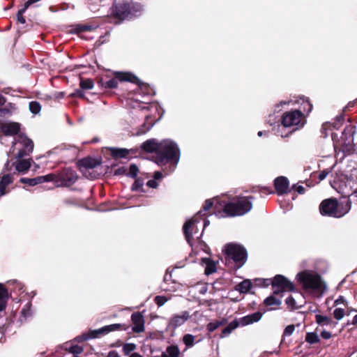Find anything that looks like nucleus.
<instances>
[{
    "instance_id": "9b49d317",
    "label": "nucleus",
    "mask_w": 357,
    "mask_h": 357,
    "mask_svg": "<svg viewBox=\"0 0 357 357\" xmlns=\"http://www.w3.org/2000/svg\"><path fill=\"white\" fill-rule=\"evenodd\" d=\"M77 179L76 172L70 168H66L58 173L56 186L69 187L74 184Z\"/></svg>"
},
{
    "instance_id": "b1692460",
    "label": "nucleus",
    "mask_w": 357,
    "mask_h": 357,
    "mask_svg": "<svg viewBox=\"0 0 357 357\" xmlns=\"http://www.w3.org/2000/svg\"><path fill=\"white\" fill-rule=\"evenodd\" d=\"M356 132V127L353 125H349L345 127L342 133V139L346 143H349V139L353 138L354 135Z\"/></svg>"
},
{
    "instance_id": "0e129e2a",
    "label": "nucleus",
    "mask_w": 357,
    "mask_h": 357,
    "mask_svg": "<svg viewBox=\"0 0 357 357\" xmlns=\"http://www.w3.org/2000/svg\"><path fill=\"white\" fill-rule=\"evenodd\" d=\"M147 186L151 188H156L158 187V183L155 179H151L147 181Z\"/></svg>"
},
{
    "instance_id": "39448f33",
    "label": "nucleus",
    "mask_w": 357,
    "mask_h": 357,
    "mask_svg": "<svg viewBox=\"0 0 357 357\" xmlns=\"http://www.w3.org/2000/svg\"><path fill=\"white\" fill-rule=\"evenodd\" d=\"M117 81L129 82L132 84H136L137 85V88L136 89L137 93H143L144 95V98H146V96L152 94V89L148 84L141 82L139 79L131 73L119 71L113 72V89L117 88Z\"/></svg>"
},
{
    "instance_id": "680f3d73",
    "label": "nucleus",
    "mask_w": 357,
    "mask_h": 357,
    "mask_svg": "<svg viewBox=\"0 0 357 357\" xmlns=\"http://www.w3.org/2000/svg\"><path fill=\"white\" fill-rule=\"evenodd\" d=\"M329 172H330V170H328L327 169L321 171L318 176V178L319 179V181H322V180L325 179L326 177L329 174Z\"/></svg>"
},
{
    "instance_id": "f8f14e48",
    "label": "nucleus",
    "mask_w": 357,
    "mask_h": 357,
    "mask_svg": "<svg viewBox=\"0 0 357 357\" xmlns=\"http://www.w3.org/2000/svg\"><path fill=\"white\" fill-rule=\"evenodd\" d=\"M100 164V162L93 158L88 157L83 158L79 161V166L81 172H83L84 176L90 179L96 178V175L90 172L95 167Z\"/></svg>"
},
{
    "instance_id": "473e14b6",
    "label": "nucleus",
    "mask_w": 357,
    "mask_h": 357,
    "mask_svg": "<svg viewBox=\"0 0 357 357\" xmlns=\"http://www.w3.org/2000/svg\"><path fill=\"white\" fill-rule=\"evenodd\" d=\"M45 177L37 176L33 178H21L20 181L22 183L28 184L30 186H35L38 184L44 183Z\"/></svg>"
},
{
    "instance_id": "aec40b11",
    "label": "nucleus",
    "mask_w": 357,
    "mask_h": 357,
    "mask_svg": "<svg viewBox=\"0 0 357 357\" xmlns=\"http://www.w3.org/2000/svg\"><path fill=\"white\" fill-rule=\"evenodd\" d=\"M197 222H198L197 219L192 218L191 220L186 221L183 226L185 238L189 244H190L192 239V232L191 229Z\"/></svg>"
},
{
    "instance_id": "6ab92c4d",
    "label": "nucleus",
    "mask_w": 357,
    "mask_h": 357,
    "mask_svg": "<svg viewBox=\"0 0 357 357\" xmlns=\"http://www.w3.org/2000/svg\"><path fill=\"white\" fill-rule=\"evenodd\" d=\"M262 316L263 312L258 311L241 317L238 321L240 325L245 326L259 321L261 319Z\"/></svg>"
},
{
    "instance_id": "72a5a7b5",
    "label": "nucleus",
    "mask_w": 357,
    "mask_h": 357,
    "mask_svg": "<svg viewBox=\"0 0 357 357\" xmlns=\"http://www.w3.org/2000/svg\"><path fill=\"white\" fill-rule=\"evenodd\" d=\"M5 102L6 99L0 95V117H5L11 114V111L7 106L3 107Z\"/></svg>"
},
{
    "instance_id": "a211bd4d",
    "label": "nucleus",
    "mask_w": 357,
    "mask_h": 357,
    "mask_svg": "<svg viewBox=\"0 0 357 357\" xmlns=\"http://www.w3.org/2000/svg\"><path fill=\"white\" fill-rule=\"evenodd\" d=\"M189 317L190 315L188 311H183L181 314H174L169 321L168 327L174 330L183 325Z\"/></svg>"
},
{
    "instance_id": "774afa93",
    "label": "nucleus",
    "mask_w": 357,
    "mask_h": 357,
    "mask_svg": "<svg viewBox=\"0 0 357 357\" xmlns=\"http://www.w3.org/2000/svg\"><path fill=\"white\" fill-rule=\"evenodd\" d=\"M162 177V172H159V171H157V172H154V174H153V179L155 180H158L160 178H161Z\"/></svg>"
},
{
    "instance_id": "e2e57ef3",
    "label": "nucleus",
    "mask_w": 357,
    "mask_h": 357,
    "mask_svg": "<svg viewBox=\"0 0 357 357\" xmlns=\"http://www.w3.org/2000/svg\"><path fill=\"white\" fill-rule=\"evenodd\" d=\"M336 119H337V123H335L333 124V127H334L335 128H336V129H338V128H339L338 124L341 125V124L342 123V122H343V121H344V116H342V115L338 116H337Z\"/></svg>"
},
{
    "instance_id": "f03ea898",
    "label": "nucleus",
    "mask_w": 357,
    "mask_h": 357,
    "mask_svg": "<svg viewBox=\"0 0 357 357\" xmlns=\"http://www.w3.org/2000/svg\"><path fill=\"white\" fill-rule=\"evenodd\" d=\"M143 11L142 5L136 1H125L118 3L115 5V9H113V20L115 24H120L125 20H132L134 17H139Z\"/></svg>"
},
{
    "instance_id": "69168bd1",
    "label": "nucleus",
    "mask_w": 357,
    "mask_h": 357,
    "mask_svg": "<svg viewBox=\"0 0 357 357\" xmlns=\"http://www.w3.org/2000/svg\"><path fill=\"white\" fill-rule=\"evenodd\" d=\"M321 337L324 340H328L331 337V333L326 331H323L321 333Z\"/></svg>"
},
{
    "instance_id": "5fc2aeb1",
    "label": "nucleus",
    "mask_w": 357,
    "mask_h": 357,
    "mask_svg": "<svg viewBox=\"0 0 357 357\" xmlns=\"http://www.w3.org/2000/svg\"><path fill=\"white\" fill-rule=\"evenodd\" d=\"M259 190H257L260 193H263L265 195L273 194L274 191L269 187H258Z\"/></svg>"
},
{
    "instance_id": "338daca9",
    "label": "nucleus",
    "mask_w": 357,
    "mask_h": 357,
    "mask_svg": "<svg viewBox=\"0 0 357 357\" xmlns=\"http://www.w3.org/2000/svg\"><path fill=\"white\" fill-rule=\"evenodd\" d=\"M346 302L344 298L342 296H340L337 299H336L334 302L335 305H337L341 303H344Z\"/></svg>"
},
{
    "instance_id": "c03bdc74",
    "label": "nucleus",
    "mask_w": 357,
    "mask_h": 357,
    "mask_svg": "<svg viewBox=\"0 0 357 357\" xmlns=\"http://www.w3.org/2000/svg\"><path fill=\"white\" fill-rule=\"evenodd\" d=\"M136 349V345L133 343L125 344L123 347V352L125 355H128L130 353Z\"/></svg>"
},
{
    "instance_id": "393cba45",
    "label": "nucleus",
    "mask_w": 357,
    "mask_h": 357,
    "mask_svg": "<svg viewBox=\"0 0 357 357\" xmlns=\"http://www.w3.org/2000/svg\"><path fill=\"white\" fill-rule=\"evenodd\" d=\"M240 325L238 319H235L230 322L225 328L222 329L220 334V338H224L228 336L231 333Z\"/></svg>"
},
{
    "instance_id": "20e7f679",
    "label": "nucleus",
    "mask_w": 357,
    "mask_h": 357,
    "mask_svg": "<svg viewBox=\"0 0 357 357\" xmlns=\"http://www.w3.org/2000/svg\"><path fill=\"white\" fill-rule=\"evenodd\" d=\"M351 208V201L347 200L345 206L340 208L338 200L335 197L324 199L319 204V213L323 216L340 218L347 213Z\"/></svg>"
},
{
    "instance_id": "4468645a",
    "label": "nucleus",
    "mask_w": 357,
    "mask_h": 357,
    "mask_svg": "<svg viewBox=\"0 0 357 357\" xmlns=\"http://www.w3.org/2000/svg\"><path fill=\"white\" fill-rule=\"evenodd\" d=\"M12 166H10V161L8 160L3 168L1 174H0V197L6 194V187L13 182L12 175L5 174L6 172H9Z\"/></svg>"
},
{
    "instance_id": "052dcab7",
    "label": "nucleus",
    "mask_w": 357,
    "mask_h": 357,
    "mask_svg": "<svg viewBox=\"0 0 357 357\" xmlns=\"http://www.w3.org/2000/svg\"><path fill=\"white\" fill-rule=\"evenodd\" d=\"M70 97L77 96L79 98H84V93L83 91L81 89H76L73 93L70 95Z\"/></svg>"
},
{
    "instance_id": "6e6552de",
    "label": "nucleus",
    "mask_w": 357,
    "mask_h": 357,
    "mask_svg": "<svg viewBox=\"0 0 357 357\" xmlns=\"http://www.w3.org/2000/svg\"><path fill=\"white\" fill-rule=\"evenodd\" d=\"M305 123V116L303 113L298 109L286 112L282 116V124L284 127L296 126L292 131L286 135L285 137H288L294 131L302 128Z\"/></svg>"
},
{
    "instance_id": "bf43d9fd",
    "label": "nucleus",
    "mask_w": 357,
    "mask_h": 357,
    "mask_svg": "<svg viewBox=\"0 0 357 357\" xmlns=\"http://www.w3.org/2000/svg\"><path fill=\"white\" fill-rule=\"evenodd\" d=\"M102 86L105 88L110 89L112 88V79H109L108 80H104V79L102 77L100 79Z\"/></svg>"
},
{
    "instance_id": "7ed1b4c3",
    "label": "nucleus",
    "mask_w": 357,
    "mask_h": 357,
    "mask_svg": "<svg viewBox=\"0 0 357 357\" xmlns=\"http://www.w3.org/2000/svg\"><path fill=\"white\" fill-rule=\"evenodd\" d=\"M254 199L253 196L235 197L224 205L223 212L228 217L243 215L252 209V200Z\"/></svg>"
},
{
    "instance_id": "f704fd0d",
    "label": "nucleus",
    "mask_w": 357,
    "mask_h": 357,
    "mask_svg": "<svg viewBox=\"0 0 357 357\" xmlns=\"http://www.w3.org/2000/svg\"><path fill=\"white\" fill-rule=\"evenodd\" d=\"M316 322L321 326H328L332 324L333 320L331 317L327 316H323L321 314L315 315Z\"/></svg>"
},
{
    "instance_id": "9d476101",
    "label": "nucleus",
    "mask_w": 357,
    "mask_h": 357,
    "mask_svg": "<svg viewBox=\"0 0 357 357\" xmlns=\"http://www.w3.org/2000/svg\"><path fill=\"white\" fill-rule=\"evenodd\" d=\"M274 294L278 295L284 291H294V284L282 275H276L271 280Z\"/></svg>"
},
{
    "instance_id": "2f4dec72",
    "label": "nucleus",
    "mask_w": 357,
    "mask_h": 357,
    "mask_svg": "<svg viewBox=\"0 0 357 357\" xmlns=\"http://www.w3.org/2000/svg\"><path fill=\"white\" fill-rule=\"evenodd\" d=\"M31 304L30 302L27 303L21 310V314L20 317V321L21 322L26 321L29 317H31L32 312L31 310Z\"/></svg>"
},
{
    "instance_id": "a19ab883",
    "label": "nucleus",
    "mask_w": 357,
    "mask_h": 357,
    "mask_svg": "<svg viewBox=\"0 0 357 357\" xmlns=\"http://www.w3.org/2000/svg\"><path fill=\"white\" fill-rule=\"evenodd\" d=\"M29 109L31 113L37 114L40 112L41 106L37 101H31L29 103Z\"/></svg>"
},
{
    "instance_id": "f3484780",
    "label": "nucleus",
    "mask_w": 357,
    "mask_h": 357,
    "mask_svg": "<svg viewBox=\"0 0 357 357\" xmlns=\"http://www.w3.org/2000/svg\"><path fill=\"white\" fill-rule=\"evenodd\" d=\"M131 321L133 324L132 331L135 333H140L144 331V317L139 312L132 314Z\"/></svg>"
},
{
    "instance_id": "de8ad7c7",
    "label": "nucleus",
    "mask_w": 357,
    "mask_h": 357,
    "mask_svg": "<svg viewBox=\"0 0 357 357\" xmlns=\"http://www.w3.org/2000/svg\"><path fill=\"white\" fill-rule=\"evenodd\" d=\"M345 311L342 308H336L333 311V316L337 320H340L344 317Z\"/></svg>"
},
{
    "instance_id": "cd10ccee",
    "label": "nucleus",
    "mask_w": 357,
    "mask_h": 357,
    "mask_svg": "<svg viewBox=\"0 0 357 357\" xmlns=\"http://www.w3.org/2000/svg\"><path fill=\"white\" fill-rule=\"evenodd\" d=\"M130 150L124 148H113V159L128 158Z\"/></svg>"
},
{
    "instance_id": "603ef678",
    "label": "nucleus",
    "mask_w": 357,
    "mask_h": 357,
    "mask_svg": "<svg viewBox=\"0 0 357 357\" xmlns=\"http://www.w3.org/2000/svg\"><path fill=\"white\" fill-rule=\"evenodd\" d=\"M295 330V326L293 324L288 325L284 330L283 336L291 335Z\"/></svg>"
},
{
    "instance_id": "c756f323",
    "label": "nucleus",
    "mask_w": 357,
    "mask_h": 357,
    "mask_svg": "<svg viewBox=\"0 0 357 357\" xmlns=\"http://www.w3.org/2000/svg\"><path fill=\"white\" fill-rule=\"evenodd\" d=\"M227 323V320L225 318L221 320H215L214 321L209 322L206 325V329L209 333H212L215 331L220 326H224Z\"/></svg>"
},
{
    "instance_id": "09e8293b",
    "label": "nucleus",
    "mask_w": 357,
    "mask_h": 357,
    "mask_svg": "<svg viewBox=\"0 0 357 357\" xmlns=\"http://www.w3.org/2000/svg\"><path fill=\"white\" fill-rule=\"evenodd\" d=\"M167 301V298L164 296H156L154 298V302L158 307H161Z\"/></svg>"
},
{
    "instance_id": "8fccbe9b",
    "label": "nucleus",
    "mask_w": 357,
    "mask_h": 357,
    "mask_svg": "<svg viewBox=\"0 0 357 357\" xmlns=\"http://www.w3.org/2000/svg\"><path fill=\"white\" fill-rule=\"evenodd\" d=\"M69 351L75 355L79 354L83 351V348L79 345H71Z\"/></svg>"
},
{
    "instance_id": "49530a36",
    "label": "nucleus",
    "mask_w": 357,
    "mask_h": 357,
    "mask_svg": "<svg viewBox=\"0 0 357 357\" xmlns=\"http://www.w3.org/2000/svg\"><path fill=\"white\" fill-rule=\"evenodd\" d=\"M272 279H256V285L259 287H268L271 284Z\"/></svg>"
},
{
    "instance_id": "0eeeda50",
    "label": "nucleus",
    "mask_w": 357,
    "mask_h": 357,
    "mask_svg": "<svg viewBox=\"0 0 357 357\" xmlns=\"http://www.w3.org/2000/svg\"><path fill=\"white\" fill-rule=\"evenodd\" d=\"M298 280L303 285L305 290L312 289L317 291H322L324 287V283L321 280V276L317 274H312L308 271H302L297 275Z\"/></svg>"
},
{
    "instance_id": "ddd939ff",
    "label": "nucleus",
    "mask_w": 357,
    "mask_h": 357,
    "mask_svg": "<svg viewBox=\"0 0 357 357\" xmlns=\"http://www.w3.org/2000/svg\"><path fill=\"white\" fill-rule=\"evenodd\" d=\"M112 331V325H107L98 329L90 330L86 333H83L81 335L75 337L77 342L88 340L89 339L98 338Z\"/></svg>"
},
{
    "instance_id": "4be33fe9",
    "label": "nucleus",
    "mask_w": 357,
    "mask_h": 357,
    "mask_svg": "<svg viewBox=\"0 0 357 357\" xmlns=\"http://www.w3.org/2000/svg\"><path fill=\"white\" fill-rule=\"evenodd\" d=\"M8 298L9 294L8 290L3 284L0 283V312L6 309Z\"/></svg>"
},
{
    "instance_id": "e433bc0d",
    "label": "nucleus",
    "mask_w": 357,
    "mask_h": 357,
    "mask_svg": "<svg viewBox=\"0 0 357 357\" xmlns=\"http://www.w3.org/2000/svg\"><path fill=\"white\" fill-rule=\"evenodd\" d=\"M305 341L312 344L319 342L320 339L316 333H307Z\"/></svg>"
},
{
    "instance_id": "f257e3e1",
    "label": "nucleus",
    "mask_w": 357,
    "mask_h": 357,
    "mask_svg": "<svg viewBox=\"0 0 357 357\" xmlns=\"http://www.w3.org/2000/svg\"><path fill=\"white\" fill-rule=\"evenodd\" d=\"M140 147L146 153H154V162L160 166L167 164L176 166L181 157L178 144L169 139L161 141L155 138L149 139L144 142Z\"/></svg>"
},
{
    "instance_id": "c85d7f7f",
    "label": "nucleus",
    "mask_w": 357,
    "mask_h": 357,
    "mask_svg": "<svg viewBox=\"0 0 357 357\" xmlns=\"http://www.w3.org/2000/svg\"><path fill=\"white\" fill-rule=\"evenodd\" d=\"M202 260L206 265L204 271L206 275H208L216 271V265L213 261L209 258H202Z\"/></svg>"
},
{
    "instance_id": "dca6fc26",
    "label": "nucleus",
    "mask_w": 357,
    "mask_h": 357,
    "mask_svg": "<svg viewBox=\"0 0 357 357\" xmlns=\"http://www.w3.org/2000/svg\"><path fill=\"white\" fill-rule=\"evenodd\" d=\"M20 130V124L16 122L6 121L0 123V130L5 136L17 135Z\"/></svg>"
},
{
    "instance_id": "1a4fd4ad",
    "label": "nucleus",
    "mask_w": 357,
    "mask_h": 357,
    "mask_svg": "<svg viewBox=\"0 0 357 357\" xmlns=\"http://www.w3.org/2000/svg\"><path fill=\"white\" fill-rule=\"evenodd\" d=\"M13 151H17L15 158L20 159L29 155L33 150V142L23 134L18 135L13 141Z\"/></svg>"
},
{
    "instance_id": "79ce46f5",
    "label": "nucleus",
    "mask_w": 357,
    "mask_h": 357,
    "mask_svg": "<svg viewBox=\"0 0 357 357\" xmlns=\"http://www.w3.org/2000/svg\"><path fill=\"white\" fill-rule=\"evenodd\" d=\"M213 206V201L211 199H206L202 206V210L197 213V215H202V211H208Z\"/></svg>"
},
{
    "instance_id": "2eb2a0df",
    "label": "nucleus",
    "mask_w": 357,
    "mask_h": 357,
    "mask_svg": "<svg viewBox=\"0 0 357 357\" xmlns=\"http://www.w3.org/2000/svg\"><path fill=\"white\" fill-rule=\"evenodd\" d=\"M274 188L278 195H286L291 192L289 181L287 177L280 176L275 178Z\"/></svg>"
},
{
    "instance_id": "4d7b16f0",
    "label": "nucleus",
    "mask_w": 357,
    "mask_h": 357,
    "mask_svg": "<svg viewBox=\"0 0 357 357\" xmlns=\"http://www.w3.org/2000/svg\"><path fill=\"white\" fill-rule=\"evenodd\" d=\"M330 127V124L328 123H324L321 128V132L323 137H326L328 136L327 130Z\"/></svg>"
},
{
    "instance_id": "6e6d98bb",
    "label": "nucleus",
    "mask_w": 357,
    "mask_h": 357,
    "mask_svg": "<svg viewBox=\"0 0 357 357\" xmlns=\"http://www.w3.org/2000/svg\"><path fill=\"white\" fill-rule=\"evenodd\" d=\"M114 175H126L128 176V168L121 167L116 169L114 172Z\"/></svg>"
},
{
    "instance_id": "58836bf2",
    "label": "nucleus",
    "mask_w": 357,
    "mask_h": 357,
    "mask_svg": "<svg viewBox=\"0 0 357 357\" xmlns=\"http://www.w3.org/2000/svg\"><path fill=\"white\" fill-rule=\"evenodd\" d=\"M139 172V169L137 165L131 164L128 169V176L130 178H136Z\"/></svg>"
},
{
    "instance_id": "c9c22d12",
    "label": "nucleus",
    "mask_w": 357,
    "mask_h": 357,
    "mask_svg": "<svg viewBox=\"0 0 357 357\" xmlns=\"http://www.w3.org/2000/svg\"><path fill=\"white\" fill-rule=\"evenodd\" d=\"M302 102L301 103V107L303 110V112H306L307 114L312 109V104L310 102L308 98H303Z\"/></svg>"
},
{
    "instance_id": "37998d69",
    "label": "nucleus",
    "mask_w": 357,
    "mask_h": 357,
    "mask_svg": "<svg viewBox=\"0 0 357 357\" xmlns=\"http://www.w3.org/2000/svg\"><path fill=\"white\" fill-rule=\"evenodd\" d=\"M144 185V181L142 178H137L132 185V190L139 191L142 189Z\"/></svg>"
},
{
    "instance_id": "412c9836",
    "label": "nucleus",
    "mask_w": 357,
    "mask_h": 357,
    "mask_svg": "<svg viewBox=\"0 0 357 357\" xmlns=\"http://www.w3.org/2000/svg\"><path fill=\"white\" fill-rule=\"evenodd\" d=\"M153 124L154 123L151 121V117L147 116L143 124L136 129L135 135L139 136L146 134L148 131H149L151 129Z\"/></svg>"
},
{
    "instance_id": "864d4df0",
    "label": "nucleus",
    "mask_w": 357,
    "mask_h": 357,
    "mask_svg": "<svg viewBox=\"0 0 357 357\" xmlns=\"http://www.w3.org/2000/svg\"><path fill=\"white\" fill-rule=\"evenodd\" d=\"M285 303L291 309H294L295 307L296 301L292 296L287 297L285 300Z\"/></svg>"
},
{
    "instance_id": "a878e982",
    "label": "nucleus",
    "mask_w": 357,
    "mask_h": 357,
    "mask_svg": "<svg viewBox=\"0 0 357 357\" xmlns=\"http://www.w3.org/2000/svg\"><path fill=\"white\" fill-rule=\"evenodd\" d=\"M281 303V301L273 296H270L264 301V304L266 306L270 307L269 310H274L277 309L276 307L280 306Z\"/></svg>"
},
{
    "instance_id": "ea45409f",
    "label": "nucleus",
    "mask_w": 357,
    "mask_h": 357,
    "mask_svg": "<svg viewBox=\"0 0 357 357\" xmlns=\"http://www.w3.org/2000/svg\"><path fill=\"white\" fill-rule=\"evenodd\" d=\"M195 337L191 334H185L183 337V343L188 348L194 345Z\"/></svg>"
},
{
    "instance_id": "423d86ee",
    "label": "nucleus",
    "mask_w": 357,
    "mask_h": 357,
    "mask_svg": "<svg viewBox=\"0 0 357 357\" xmlns=\"http://www.w3.org/2000/svg\"><path fill=\"white\" fill-rule=\"evenodd\" d=\"M223 251L226 260H232L235 264L236 269L241 268L247 261V250L241 245L234 243H227Z\"/></svg>"
},
{
    "instance_id": "bb28decb",
    "label": "nucleus",
    "mask_w": 357,
    "mask_h": 357,
    "mask_svg": "<svg viewBox=\"0 0 357 357\" xmlns=\"http://www.w3.org/2000/svg\"><path fill=\"white\" fill-rule=\"evenodd\" d=\"M252 283L248 279L243 280L241 282L238 284L235 289L241 294H247L252 288Z\"/></svg>"
},
{
    "instance_id": "7c9ffc66",
    "label": "nucleus",
    "mask_w": 357,
    "mask_h": 357,
    "mask_svg": "<svg viewBox=\"0 0 357 357\" xmlns=\"http://www.w3.org/2000/svg\"><path fill=\"white\" fill-rule=\"evenodd\" d=\"M167 354H162L161 357H181L180 351L177 345H170L167 347Z\"/></svg>"
},
{
    "instance_id": "3c124183",
    "label": "nucleus",
    "mask_w": 357,
    "mask_h": 357,
    "mask_svg": "<svg viewBox=\"0 0 357 357\" xmlns=\"http://www.w3.org/2000/svg\"><path fill=\"white\" fill-rule=\"evenodd\" d=\"M40 177H45L44 183L47 181H54L56 185V180L58 179V174H50L45 176H40Z\"/></svg>"
},
{
    "instance_id": "4c0bfd02",
    "label": "nucleus",
    "mask_w": 357,
    "mask_h": 357,
    "mask_svg": "<svg viewBox=\"0 0 357 357\" xmlns=\"http://www.w3.org/2000/svg\"><path fill=\"white\" fill-rule=\"evenodd\" d=\"M79 86L82 89L88 90L93 89L94 84L93 80L91 79H81Z\"/></svg>"
},
{
    "instance_id": "a18cd8bd",
    "label": "nucleus",
    "mask_w": 357,
    "mask_h": 357,
    "mask_svg": "<svg viewBox=\"0 0 357 357\" xmlns=\"http://www.w3.org/2000/svg\"><path fill=\"white\" fill-rule=\"evenodd\" d=\"M26 10H27V8H25V6H23L22 8H20L18 10L17 14V21L22 24H25V22H26V20H25L24 17L23 16V15L26 12Z\"/></svg>"
},
{
    "instance_id": "5701e85b",
    "label": "nucleus",
    "mask_w": 357,
    "mask_h": 357,
    "mask_svg": "<svg viewBox=\"0 0 357 357\" xmlns=\"http://www.w3.org/2000/svg\"><path fill=\"white\" fill-rule=\"evenodd\" d=\"M15 165V170L20 173L26 172L31 167V162L29 160H20L14 163L12 166Z\"/></svg>"
},
{
    "instance_id": "13d9d810",
    "label": "nucleus",
    "mask_w": 357,
    "mask_h": 357,
    "mask_svg": "<svg viewBox=\"0 0 357 357\" xmlns=\"http://www.w3.org/2000/svg\"><path fill=\"white\" fill-rule=\"evenodd\" d=\"M292 189L295 190L298 194L303 195L305 192V189L302 185H293Z\"/></svg>"
}]
</instances>
